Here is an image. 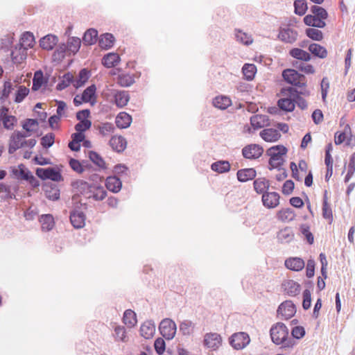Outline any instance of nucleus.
I'll return each instance as SVG.
<instances>
[{
  "mask_svg": "<svg viewBox=\"0 0 355 355\" xmlns=\"http://www.w3.org/2000/svg\"><path fill=\"white\" fill-rule=\"evenodd\" d=\"M58 42L57 36L49 34L40 39V45L43 49L50 51L53 49Z\"/></svg>",
  "mask_w": 355,
  "mask_h": 355,
  "instance_id": "obj_22",
  "label": "nucleus"
},
{
  "mask_svg": "<svg viewBox=\"0 0 355 355\" xmlns=\"http://www.w3.org/2000/svg\"><path fill=\"white\" fill-rule=\"evenodd\" d=\"M115 338L117 340L122 342H127L128 337L126 336V331L124 327L117 326L114 329Z\"/></svg>",
  "mask_w": 355,
  "mask_h": 355,
  "instance_id": "obj_61",
  "label": "nucleus"
},
{
  "mask_svg": "<svg viewBox=\"0 0 355 355\" xmlns=\"http://www.w3.org/2000/svg\"><path fill=\"white\" fill-rule=\"evenodd\" d=\"M27 56V49L18 44L11 52L12 62L15 64L21 63Z\"/></svg>",
  "mask_w": 355,
  "mask_h": 355,
  "instance_id": "obj_17",
  "label": "nucleus"
},
{
  "mask_svg": "<svg viewBox=\"0 0 355 355\" xmlns=\"http://www.w3.org/2000/svg\"><path fill=\"white\" fill-rule=\"evenodd\" d=\"M105 185L109 191L118 193L121 189L122 183L119 178L116 176H111L106 179Z\"/></svg>",
  "mask_w": 355,
  "mask_h": 355,
  "instance_id": "obj_27",
  "label": "nucleus"
},
{
  "mask_svg": "<svg viewBox=\"0 0 355 355\" xmlns=\"http://www.w3.org/2000/svg\"><path fill=\"white\" fill-rule=\"evenodd\" d=\"M26 135H22V132L15 131L10 137L8 153L13 154L17 150L23 148V141Z\"/></svg>",
  "mask_w": 355,
  "mask_h": 355,
  "instance_id": "obj_8",
  "label": "nucleus"
},
{
  "mask_svg": "<svg viewBox=\"0 0 355 355\" xmlns=\"http://www.w3.org/2000/svg\"><path fill=\"white\" fill-rule=\"evenodd\" d=\"M119 61L120 57L118 54L110 53L103 57L102 62L105 67L111 68L116 66Z\"/></svg>",
  "mask_w": 355,
  "mask_h": 355,
  "instance_id": "obj_35",
  "label": "nucleus"
},
{
  "mask_svg": "<svg viewBox=\"0 0 355 355\" xmlns=\"http://www.w3.org/2000/svg\"><path fill=\"white\" fill-rule=\"evenodd\" d=\"M89 78V72L87 69H83L80 71L76 79L73 78V85L76 89L83 87Z\"/></svg>",
  "mask_w": 355,
  "mask_h": 355,
  "instance_id": "obj_36",
  "label": "nucleus"
},
{
  "mask_svg": "<svg viewBox=\"0 0 355 355\" xmlns=\"http://www.w3.org/2000/svg\"><path fill=\"white\" fill-rule=\"evenodd\" d=\"M352 137V132L350 126L347 124L342 132H337L335 134L334 141L336 145L341 144L345 140H347V144H350V137Z\"/></svg>",
  "mask_w": 355,
  "mask_h": 355,
  "instance_id": "obj_20",
  "label": "nucleus"
},
{
  "mask_svg": "<svg viewBox=\"0 0 355 355\" xmlns=\"http://www.w3.org/2000/svg\"><path fill=\"white\" fill-rule=\"evenodd\" d=\"M12 173L17 179L28 180L31 184H35V177L25 168L24 165L21 164L19 165L17 168H13Z\"/></svg>",
  "mask_w": 355,
  "mask_h": 355,
  "instance_id": "obj_15",
  "label": "nucleus"
},
{
  "mask_svg": "<svg viewBox=\"0 0 355 355\" xmlns=\"http://www.w3.org/2000/svg\"><path fill=\"white\" fill-rule=\"evenodd\" d=\"M282 76L287 83L293 85H295L299 87H304L306 86V77L304 75L299 73L295 69H288L284 70Z\"/></svg>",
  "mask_w": 355,
  "mask_h": 355,
  "instance_id": "obj_4",
  "label": "nucleus"
},
{
  "mask_svg": "<svg viewBox=\"0 0 355 355\" xmlns=\"http://www.w3.org/2000/svg\"><path fill=\"white\" fill-rule=\"evenodd\" d=\"M81 41L80 38L76 37H71L67 41V51L76 53L78 51L80 47Z\"/></svg>",
  "mask_w": 355,
  "mask_h": 355,
  "instance_id": "obj_49",
  "label": "nucleus"
},
{
  "mask_svg": "<svg viewBox=\"0 0 355 355\" xmlns=\"http://www.w3.org/2000/svg\"><path fill=\"white\" fill-rule=\"evenodd\" d=\"M114 42V37L112 34L105 33L99 39V46L102 49H108L113 46Z\"/></svg>",
  "mask_w": 355,
  "mask_h": 355,
  "instance_id": "obj_44",
  "label": "nucleus"
},
{
  "mask_svg": "<svg viewBox=\"0 0 355 355\" xmlns=\"http://www.w3.org/2000/svg\"><path fill=\"white\" fill-rule=\"evenodd\" d=\"M38 123L36 119H28L23 124V128L26 132H33L35 130Z\"/></svg>",
  "mask_w": 355,
  "mask_h": 355,
  "instance_id": "obj_64",
  "label": "nucleus"
},
{
  "mask_svg": "<svg viewBox=\"0 0 355 355\" xmlns=\"http://www.w3.org/2000/svg\"><path fill=\"white\" fill-rule=\"evenodd\" d=\"M55 141V135L53 133H48L41 138V145L48 148L53 146Z\"/></svg>",
  "mask_w": 355,
  "mask_h": 355,
  "instance_id": "obj_59",
  "label": "nucleus"
},
{
  "mask_svg": "<svg viewBox=\"0 0 355 355\" xmlns=\"http://www.w3.org/2000/svg\"><path fill=\"white\" fill-rule=\"evenodd\" d=\"M221 337L216 333H208L204 336V345L212 349H216L221 344Z\"/></svg>",
  "mask_w": 355,
  "mask_h": 355,
  "instance_id": "obj_13",
  "label": "nucleus"
},
{
  "mask_svg": "<svg viewBox=\"0 0 355 355\" xmlns=\"http://www.w3.org/2000/svg\"><path fill=\"white\" fill-rule=\"evenodd\" d=\"M35 44V38L33 35L30 32L24 33L21 39L19 44L23 47H26L28 50L29 48H32Z\"/></svg>",
  "mask_w": 355,
  "mask_h": 355,
  "instance_id": "obj_45",
  "label": "nucleus"
},
{
  "mask_svg": "<svg viewBox=\"0 0 355 355\" xmlns=\"http://www.w3.org/2000/svg\"><path fill=\"white\" fill-rule=\"evenodd\" d=\"M119 84L122 87H129L133 84V78L128 74H123L119 76Z\"/></svg>",
  "mask_w": 355,
  "mask_h": 355,
  "instance_id": "obj_63",
  "label": "nucleus"
},
{
  "mask_svg": "<svg viewBox=\"0 0 355 355\" xmlns=\"http://www.w3.org/2000/svg\"><path fill=\"white\" fill-rule=\"evenodd\" d=\"M91 195L89 196L88 198H93L96 201L103 200L106 195V191L102 187L93 184L92 189H91Z\"/></svg>",
  "mask_w": 355,
  "mask_h": 355,
  "instance_id": "obj_37",
  "label": "nucleus"
},
{
  "mask_svg": "<svg viewBox=\"0 0 355 355\" xmlns=\"http://www.w3.org/2000/svg\"><path fill=\"white\" fill-rule=\"evenodd\" d=\"M73 74L71 73H67L62 76L61 81L57 85L56 89L59 91L64 89L69 86L70 84H73Z\"/></svg>",
  "mask_w": 355,
  "mask_h": 355,
  "instance_id": "obj_48",
  "label": "nucleus"
},
{
  "mask_svg": "<svg viewBox=\"0 0 355 355\" xmlns=\"http://www.w3.org/2000/svg\"><path fill=\"white\" fill-rule=\"evenodd\" d=\"M8 108L2 106L0 109V118L3 121V127L7 130H12L17 123V119L15 116L8 115Z\"/></svg>",
  "mask_w": 355,
  "mask_h": 355,
  "instance_id": "obj_12",
  "label": "nucleus"
},
{
  "mask_svg": "<svg viewBox=\"0 0 355 355\" xmlns=\"http://www.w3.org/2000/svg\"><path fill=\"white\" fill-rule=\"evenodd\" d=\"M231 105V99L226 96H218L213 99V105L220 110H225Z\"/></svg>",
  "mask_w": 355,
  "mask_h": 355,
  "instance_id": "obj_32",
  "label": "nucleus"
},
{
  "mask_svg": "<svg viewBox=\"0 0 355 355\" xmlns=\"http://www.w3.org/2000/svg\"><path fill=\"white\" fill-rule=\"evenodd\" d=\"M296 312L295 306L291 301L282 303L277 309V313L282 319L288 320L292 318Z\"/></svg>",
  "mask_w": 355,
  "mask_h": 355,
  "instance_id": "obj_10",
  "label": "nucleus"
},
{
  "mask_svg": "<svg viewBox=\"0 0 355 355\" xmlns=\"http://www.w3.org/2000/svg\"><path fill=\"white\" fill-rule=\"evenodd\" d=\"M195 329V324L189 320H185L180 324V331L184 336L191 335Z\"/></svg>",
  "mask_w": 355,
  "mask_h": 355,
  "instance_id": "obj_43",
  "label": "nucleus"
},
{
  "mask_svg": "<svg viewBox=\"0 0 355 355\" xmlns=\"http://www.w3.org/2000/svg\"><path fill=\"white\" fill-rule=\"evenodd\" d=\"M282 286L284 291L291 296H295L300 293V284L293 280H286Z\"/></svg>",
  "mask_w": 355,
  "mask_h": 355,
  "instance_id": "obj_26",
  "label": "nucleus"
},
{
  "mask_svg": "<svg viewBox=\"0 0 355 355\" xmlns=\"http://www.w3.org/2000/svg\"><path fill=\"white\" fill-rule=\"evenodd\" d=\"M123 321L130 328L135 327L137 322L136 313L130 309L126 310L123 314Z\"/></svg>",
  "mask_w": 355,
  "mask_h": 355,
  "instance_id": "obj_39",
  "label": "nucleus"
},
{
  "mask_svg": "<svg viewBox=\"0 0 355 355\" xmlns=\"http://www.w3.org/2000/svg\"><path fill=\"white\" fill-rule=\"evenodd\" d=\"M322 216L324 218L332 219V211L330 205L327 202V191H325L322 205Z\"/></svg>",
  "mask_w": 355,
  "mask_h": 355,
  "instance_id": "obj_57",
  "label": "nucleus"
},
{
  "mask_svg": "<svg viewBox=\"0 0 355 355\" xmlns=\"http://www.w3.org/2000/svg\"><path fill=\"white\" fill-rule=\"evenodd\" d=\"M259 135L266 142H275L281 137L279 131L274 128H266L260 132Z\"/></svg>",
  "mask_w": 355,
  "mask_h": 355,
  "instance_id": "obj_16",
  "label": "nucleus"
},
{
  "mask_svg": "<svg viewBox=\"0 0 355 355\" xmlns=\"http://www.w3.org/2000/svg\"><path fill=\"white\" fill-rule=\"evenodd\" d=\"M93 184H89L87 182L79 180L73 183V187L76 190L78 193L85 196L88 198L91 195V189H92Z\"/></svg>",
  "mask_w": 355,
  "mask_h": 355,
  "instance_id": "obj_18",
  "label": "nucleus"
},
{
  "mask_svg": "<svg viewBox=\"0 0 355 355\" xmlns=\"http://www.w3.org/2000/svg\"><path fill=\"white\" fill-rule=\"evenodd\" d=\"M294 7L295 13L299 15H304L307 10V4L305 0H295Z\"/></svg>",
  "mask_w": 355,
  "mask_h": 355,
  "instance_id": "obj_56",
  "label": "nucleus"
},
{
  "mask_svg": "<svg viewBox=\"0 0 355 355\" xmlns=\"http://www.w3.org/2000/svg\"><path fill=\"white\" fill-rule=\"evenodd\" d=\"M309 50L312 54L320 58H324L327 55L326 49L318 44L313 43L310 44Z\"/></svg>",
  "mask_w": 355,
  "mask_h": 355,
  "instance_id": "obj_42",
  "label": "nucleus"
},
{
  "mask_svg": "<svg viewBox=\"0 0 355 355\" xmlns=\"http://www.w3.org/2000/svg\"><path fill=\"white\" fill-rule=\"evenodd\" d=\"M44 191L46 197L50 200H55L60 197V191L56 187H46Z\"/></svg>",
  "mask_w": 355,
  "mask_h": 355,
  "instance_id": "obj_60",
  "label": "nucleus"
},
{
  "mask_svg": "<svg viewBox=\"0 0 355 355\" xmlns=\"http://www.w3.org/2000/svg\"><path fill=\"white\" fill-rule=\"evenodd\" d=\"M140 335L146 339L151 338L155 332V324L152 320L145 321L140 327Z\"/></svg>",
  "mask_w": 355,
  "mask_h": 355,
  "instance_id": "obj_19",
  "label": "nucleus"
},
{
  "mask_svg": "<svg viewBox=\"0 0 355 355\" xmlns=\"http://www.w3.org/2000/svg\"><path fill=\"white\" fill-rule=\"evenodd\" d=\"M40 222L42 230L45 231L51 230L54 225L53 218L50 214L42 215L40 218Z\"/></svg>",
  "mask_w": 355,
  "mask_h": 355,
  "instance_id": "obj_46",
  "label": "nucleus"
},
{
  "mask_svg": "<svg viewBox=\"0 0 355 355\" xmlns=\"http://www.w3.org/2000/svg\"><path fill=\"white\" fill-rule=\"evenodd\" d=\"M70 220L75 228H81L85 225V216L80 211H74L70 215Z\"/></svg>",
  "mask_w": 355,
  "mask_h": 355,
  "instance_id": "obj_24",
  "label": "nucleus"
},
{
  "mask_svg": "<svg viewBox=\"0 0 355 355\" xmlns=\"http://www.w3.org/2000/svg\"><path fill=\"white\" fill-rule=\"evenodd\" d=\"M306 33L309 37L315 41H320L323 38L322 31L314 28H307L306 31Z\"/></svg>",
  "mask_w": 355,
  "mask_h": 355,
  "instance_id": "obj_58",
  "label": "nucleus"
},
{
  "mask_svg": "<svg viewBox=\"0 0 355 355\" xmlns=\"http://www.w3.org/2000/svg\"><path fill=\"white\" fill-rule=\"evenodd\" d=\"M250 339L248 334L238 332L231 336L230 343L235 349H242L250 343Z\"/></svg>",
  "mask_w": 355,
  "mask_h": 355,
  "instance_id": "obj_6",
  "label": "nucleus"
},
{
  "mask_svg": "<svg viewBox=\"0 0 355 355\" xmlns=\"http://www.w3.org/2000/svg\"><path fill=\"white\" fill-rule=\"evenodd\" d=\"M304 22L306 25L317 28H324L326 26L324 21L315 15H306L304 18Z\"/></svg>",
  "mask_w": 355,
  "mask_h": 355,
  "instance_id": "obj_34",
  "label": "nucleus"
},
{
  "mask_svg": "<svg viewBox=\"0 0 355 355\" xmlns=\"http://www.w3.org/2000/svg\"><path fill=\"white\" fill-rule=\"evenodd\" d=\"M293 65L300 71L306 73L313 74L315 73L314 67L309 64L303 63L299 61H295L293 63Z\"/></svg>",
  "mask_w": 355,
  "mask_h": 355,
  "instance_id": "obj_50",
  "label": "nucleus"
},
{
  "mask_svg": "<svg viewBox=\"0 0 355 355\" xmlns=\"http://www.w3.org/2000/svg\"><path fill=\"white\" fill-rule=\"evenodd\" d=\"M355 171V153L349 158V162L347 167V173L345 178V182H347L353 175Z\"/></svg>",
  "mask_w": 355,
  "mask_h": 355,
  "instance_id": "obj_55",
  "label": "nucleus"
},
{
  "mask_svg": "<svg viewBox=\"0 0 355 355\" xmlns=\"http://www.w3.org/2000/svg\"><path fill=\"white\" fill-rule=\"evenodd\" d=\"M250 124L254 130L260 129L269 125V119L266 115L256 114L250 118Z\"/></svg>",
  "mask_w": 355,
  "mask_h": 355,
  "instance_id": "obj_21",
  "label": "nucleus"
},
{
  "mask_svg": "<svg viewBox=\"0 0 355 355\" xmlns=\"http://www.w3.org/2000/svg\"><path fill=\"white\" fill-rule=\"evenodd\" d=\"M96 87L95 85H92L85 89L82 96V99L87 103L92 100L96 93Z\"/></svg>",
  "mask_w": 355,
  "mask_h": 355,
  "instance_id": "obj_54",
  "label": "nucleus"
},
{
  "mask_svg": "<svg viewBox=\"0 0 355 355\" xmlns=\"http://www.w3.org/2000/svg\"><path fill=\"white\" fill-rule=\"evenodd\" d=\"M256 70L257 68L253 64H245L242 69L244 76L248 80L254 78Z\"/></svg>",
  "mask_w": 355,
  "mask_h": 355,
  "instance_id": "obj_51",
  "label": "nucleus"
},
{
  "mask_svg": "<svg viewBox=\"0 0 355 355\" xmlns=\"http://www.w3.org/2000/svg\"><path fill=\"white\" fill-rule=\"evenodd\" d=\"M110 145L117 152L123 151L126 146V141L121 136H114L110 140Z\"/></svg>",
  "mask_w": 355,
  "mask_h": 355,
  "instance_id": "obj_28",
  "label": "nucleus"
},
{
  "mask_svg": "<svg viewBox=\"0 0 355 355\" xmlns=\"http://www.w3.org/2000/svg\"><path fill=\"white\" fill-rule=\"evenodd\" d=\"M89 159L101 168H105V163L103 158L96 152L90 151L89 153Z\"/></svg>",
  "mask_w": 355,
  "mask_h": 355,
  "instance_id": "obj_52",
  "label": "nucleus"
},
{
  "mask_svg": "<svg viewBox=\"0 0 355 355\" xmlns=\"http://www.w3.org/2000/svg\"><path fill=\"white\" fill-rule=\"evenodd\" d=\"M304 265V260L299 257L289 258L285 261L286 267L294 271H300L302 270Z\"/></svg>",
  "mask_w": 355,
  "mask_h": 355,
  "instance_id": "obj_23",
  "label": "nucleus"
},
{
  "mask_svg": "<svg viewBox=\"0 0 355 355\" xmlns=\"http://www.w3.org/2000/svg\"><path fill=\"white\" fill-rule=\"evenodd\" d=\"M269 186V182L266 178H257L254 181V190L262 195L267 192L266 190L268 189Z\"/></svg>",
  "mask_w": 355,
  "mask_h": 355,
  "instance_id": "obj_40",
  "label": "nucleus"
},
{
  "mask_svg": "<svg viewBox=\"0 0 355 355\" xmlns=\"http://www.w3.org/2000/svg\"><path fill=\"white\" fill-rule=\"evenodd\" d=\"M263 148L258 144H250L245 146L242 150V154L246 159H255L263 154Z\"/></svg>",
  "mask_w": 355,
  "mask_h": 355,
  "instance_id": "obj_9",
  "label": "nucleus"
},
{
  "mask_svg": "<svg viewBox=\"0 0 355 355\" xmlns=\"http://www.w3.org/2000/svg\"><path fill=\"white\" fill-rule=\"evenodd\" d=\"M111 95L113 96L114 103L119 107L125 106L130 100V96L126 91L112 89L111 90Z\"/></svg>",
  "mask_w": 355,
  "mask_h": 355,
  "instance_id": "obj_14",
  "label": "nucleus"
},
{
  "mask_svg": "<svg viewBox=\"0 0 355 355\" xmlns=\"http://www.w3.org/2000/svg\"><path fill=\"white\" fill-rule=\"evenodd\" d=\"M296 92L297 90L292 87L283 88L281 93L284 98L278 101L279 108L286 112L293 111L295 108Z\"/></svg>",
  "mask_w": 355,
  "mask_h": 355,
  "instance_id": "obj_2",
  "label": "nucleus"
},
{
  "mask_svg": "<svg viewBox=\"0 0 355 355\" xmlns=\"http://www.w3.org/2000/svg\"><path fill=\"white\" fill-rule=\"evenodd\" d=\"M98 32L96 29H88L84 34L83 41L85 45L94 44L97 40Z\"/></svg>",
  "mask_w": 355,
  "mask_h": 355,
  "instance_id": "obj_41",
  "label": "nucleus"
},
{
  "mask_svg": "<svg viewBox=\"0 0 355 355\" xmlns=\"http://www.w3.org/2000/svg\"><path fill=\"white\" fill-rule=\"evenodd\" d=\"M297 31L290 27H280L277 37L283 42L293 44L297 39Z\"/></svg>",
  "mask_w": 355,
  "mask_h": 355,
  "instance_id": "obj_7",
  "label": "nucleus"
},
{
  "mask_svg": "<svg viewBox=\"0 0 355 355\" xmlns=\"http://www.w3.org/2000/svg\"><path fill=\"white\" fill-rule=\"evenodd\" d=\"M311 12L314 14L315 16L319 17L320 19H322V20L323 21L328 17V14L326 10L318 6H312Z\"/></svg>",
  "mask_w": 355,
  "mask_h": 355,
  "instance_id": "obj_62",
  "label": "nucleus"
},
{
  "mask_svg": "<svg viewBox=\"0 0 355 355\" xmlns=\"http://www.w3.org/2000/svg\"><path fill=\"white\" fill-rule=\"evenodd\" d=\"M289 54L293 58L304 62H308L311 58V55L308 52L299 48L292 49L290 51Z\"/></svg>",
  "mask_w": 355,
  "mask_h": 355,
  "instance_id": "obj_33",
  "label": "nucleus"
},
{
  "mask_svg": "<svg viewBox=\"0 0 355 355\" xmlns=\"http://www.w3.org/2000/svg\"><path fill=\"white\" fill-rule=\"evenodd\" d=\"M278 239L282 243H290L294 239L293 231L290 227H286L279 231L277 235Z\"/></svg>",
  "mask_w": 355,
  "mask_h": 355,
  "instance_id": "obj_38",
  "label": "nucleus"
},
{
  "mask_svg": "<svg viewBox=\"0 0 355 355\" xmlns=\"http://www.w3.org/2000/svg\"><path fill=\"white\" fill-rule=\"evenodd\" d=\"M160 334L167 340H171L174 338L177 327L174 321L169 318L162 320L159 324Z\"/></svg>",
  "mask_w": 355,
  "mask_h": 355,
  "instance_id": "obj_5",
  "label": "nucleus"
},
{
  "mask_svg": "<svg viewBox=\"0 0 355 355\" xmlns=\"http://www.w3.org/2000/svg\"><path fill=\"white\" fill-rule=\"evenodd\" d=\"M256 176V171L254 168H244L239 170L237 172V178L240 182H247L252 180Z\"/></svg>",
  "mask_w": 355,
  "mask_h": 355,
  "instance_id": "obj_30",
  "label": "nucleus"
},
{
  "mask_svg": "<svg viewBox=\"0 0 355 355\" xmlns=\"http://www.w3.org/2000/svg\"><path fill=\"white\" fill-rule=\"evenodd\" d=\"M280 196L277 192H266L262 195V202L268 209H274L279 204Z\"/></svg>",
  "mask_w": 355,
  "mask_h": 355,
  "instance_id": "obj_11",
  "label": "nucleus"
},
{
  "mask_svg": "<svg viewBox=\"0 0 355 355\" xmlns=\"http://www.w3.org/2000/svg\"><path fill=\"white\" fill-rule=\"evenodd\" d=\"M211 168L216 172L223 173L230 171V164L227 161H218L213 163Z\"/></svg>",
  "mask_w": 355,
  "mask_h": 355,
  "instance_id": "obj_47",
  "label": "nucleus"
},
{
  "mask_svg": "<svg viewBox=\"0 0 355 355\" xmlns=\"http://www.w3.org/2000/svg\"><path fill=\"white\" fill-rule=\"evenodd\" d=\"M43 83L44 80L42 72L41 71H36L33 80L32 89L34 91L38 90L42 87Z\"/></svg>",
  "mask_w": 355,
  "mask_h": 355,
  "instance_id": "obj_53",
  "label": "nucleus"
},
{
  "mask_svg": "<svg viewBox=\"0 0 355 355\" xmlns=\"http://www.w3.org/2000/svg\"><path fill=\"white\" fill-rule=\"evenodd\" d=\"M132 121L130 115L125 112L119 113L116 117V125L119 128H126L130 126Z\"/></svg>",
  "mask_w": 355,
  "mask_h": 355,
  "instance_id": "obj_29",
  "label": "nucleus"
},
{
  "mask_svg": "<svg viewBox=\"0 0 355 355\" xmlns=\"http://www.w3.org/2000/svg\"><path fill=\"white\" fill-rule=\"evenodd\" d=\"M235 37L237 42L244 44L250 45L253 42V38L250 34L243 32L241 30L236 29L234 31Z\"/></svg>",
  "mask_w": 355,
  "mask_h": 355,
  "instance_id": "obj_31",
  "label": "nucleus"
},
{
  "mask_svg": "<svg viewBox=\"0 0 355 355\" xmlns=\"http://www.w3.org/2000/svg\"><path fill=\"white\" fill-rule=\"evenodd\" d=\"M277 218L282 222L288 223L294 220L295 214L292 209L285 208L279 210L277 213Z\"/></svg>",
  "mask_w": 355,
  "mask_h": 355,
  "instance_id": "obj_25",
  "label": "nucleus"
},
{
  "mask_svg": "<svg viewBox=\"0 0 355 355\" xmlns=\"http://www.w3.org/2000/svg\"><path fill=\"white\" fill-rule=\"evenodd\" d=\"M270 337L276 345H282L284 348H292L295 342L292 338H288V329L286 326L282 322H277L270 329Z\"/></svg>",
  "mask_w": 355,
  "mask_h": 355,
  "instance_id": "obj_1",
  "label": "nucleus"
},
{
  "mask_svg": "<svg viewBox=\"0 0 355 355\" xmlns=\"http://www.w3.org/2000/svg\"><path fill=\"white\" fill-rule=\"evenodd\" d=\"M287 149L282 145H277L268 148L266 154L270 157L269 164L273 168H279L284 162V155Z\"/></svg>",
  "mask_w": 355,
  "mask_h": 355,
  "instance_id": "obj_3",
  "label": "nucleus"
}]
</instances>
